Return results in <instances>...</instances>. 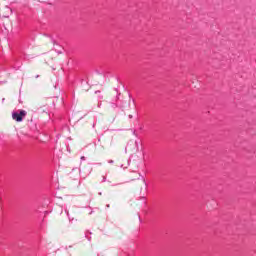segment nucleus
<instances>
[{"mask_svg": "<svg viewBox=\"0 0 256 256\" xmlns=\"http://www.w3.org/2000/svg\"><path fill=\"white\" fill-rule=\"evenodd\" d=\"M65 213L67 214V216L69 217V211L65 210Z\"/></svg>", "mask_w": 256, "mask_h": 256, "instance_id": "6", "label": "nucleus"}, {"mask_svg": "<svg viewBox=\"0 0 256 256\" xmlns=\"http://www.w3.org/2000/svg\"><path fill=\"white\" fill-rule=\"evenodd\" d=\"M81 161H85V156H82V157H81Z\"/></svg>", "mask_w": 256, "mask_h": 256, "instance_id": "4", "label": "nucleus"}, {"mask_svg": "<svg viewBox=\"0 0 256 256\" xmlns=\"http://www.w3.org/2000/svg\"><path fill=\"white\" fill-rule=\"evenodd\" d=\"M2 103H5V98L2 99Z\"/></svg>", "mask_w": 256, "mask_h": 256, "instance_id": "7", "label": "nucleus"}, {"mask_svg": "<svg viewBox=\"0 0 256 256\" xmlns=\"http://www.w3.org/2000/svg\"><path fill=\"white\" fill-rule=\"evenodd\" d=\"M111 106L113 107V109H115V107H117V104L111 103Z\"/></svg>", "mask_w": 256, "mask_h": 256, "instance_id": "3", "label": "nucleus"}, {"mask_svg": "<svg viewBox=\"0 0 256 256\" xmlns=\"http://www.w3.org/2000/svg\"><path fill=\"white\" fill-rule=\"evenodd\" d=\"M105 181H107V177L103 176L102 177V183H105Z\"/></svg>", "mask_w": 256, "mask_h": 256, "instance_id": "2", "label": "nucleus"}, {"mask_svg": "<svg viewBox=\"0 0 256 256\" xmlns=\"http://www.w3.org/2000/svg\"><path fill=\"white\" fill-rule=\"evenodd\" d=\"M25 117H27V111L25 110H18V111L12 112V119L14 121H17V123H21V121H23Z\"/></svg>", "mask_w": 256, "mask_h": 256, "instance_id": "1", "label": "nucleus"}, {"mask_svg": "<svg viewBox=\"0 0 256 256\" xmlns=\"http://www.w3.org/2000/svg\"><path fill=\"white\" fill-rule=\"evenodd\" d=\"M108 163L113 164V163H114V161H113V160H109V161H108Z\"/></svg>", "mask_w": 256, "mask_h": 256, "instance_id": "5", "label": "nucleus"}]
</instances>
